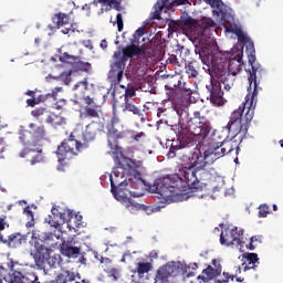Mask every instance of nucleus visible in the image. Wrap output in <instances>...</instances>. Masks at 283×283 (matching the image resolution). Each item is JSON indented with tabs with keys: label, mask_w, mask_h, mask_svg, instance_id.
Here are the masks:
<instances>
[{
	"label": "nucleus",
	"mask_w": 283,
	"mask_h": 283,
	"mask_svg": "<svg viewBox=\"0 0 283 283\" xmlns=\"http://www.w3.org/2000/svg\"><path fill=\"white\" fill-rule=\"evenodd\" d=\"M195 52L201 60V63L207 66L210 75V84L206 86L209 92L210 104L214 106H223L227 102L223 98V88L230 91L234 86L235 75L243 66V51L238 50L235 54L230 56L224 55L219 50H210L207 46L197 48Z\"/></svg>",
	"instance_id": "nucleus-1"
},
{
	"label": "nucleus",
	"mask_w": 283,
	"mask_h": 283,
	"mask_svg": "<svg viewBox=\"0 0 283 283\" xmlns=\"http://www.w3.org/2000/svg\"><path fill=\"white\" fill-rule=\"evenodd\" d=\"M247 51L250 52L248 63L251 66V71L248 77V82L250 83L248 92L251 95L248 94L245 97L247 101L230 114L228 124L224 126L228 134L232 135L233 139L238 138L239 140H243L252 123L256 106V95H259V91L261 90V87H259V80L262 78L261 66H255V48H247Z\"/></svg>",
	"instance_id": "nucleus-2"
},
{
	"label": "nucleus",
	"mask_w": 283,
	"mask_h": 283,
	"mask_svg": "<svg viewBox=\"0 0 283 283\" xmlns=\"http://www.w3.org/2000/svg\"><path fill=\"white\" fill-rule=\"evenodd\" d=\"M197 168H182L179 174L166 175L154 181V191L166 201H185L188 191H202V184L197 178Z\"/></svg>",
	"instance_id": "nucleus-3"
},
{
	"label": "nucleus",
	"mask_w": 283,
	"mask_h": 283,
	"mask_svg": "<svg viewBox=\"0 0 283 283\" xmlns=\"http://www.w3.org/2000/svg\"><path fill=\"white\" fill-rule=\"evenodd\" d=\"M177 114L180 120L188 123V125L179 123L174 126L179 142L171 143L170 151H168L170 158L176 157V151L180 149L193 147V137L206 138L211 133V122L201 112L195 111L192 117H189L188 108H184L177 109Z\"/></svg>",
	"instance_id": "nucleus-4"
},
{
	"label": "nucleus",
	"mask_w": 283,
	"mask_h": 283,
	"mask_svg": "<svg viewBox=\"0 0 283 283\" xmlns=\"http://www.w3.org/2000/svg\"><path fill=\"white\" fill-rule=\"evenodd\" d=\"M124 174L127 176V179L119 181L120 171L115 168L109 177V181L125 184V188L130 187L134 190H142L145 187V180L142 177V171L144 170V163L138 161L136 159H125V165L123 166Z\"/></svg>",
	"instance_id": "nucleus-5"
},
{
	"label": "nucleus",
	"mask_w": 283,
	"mask_h": 283,
	"mask_svg": "<svg viewBox=\"0 0 283 283\" xmlns=\"http://www.w3.org/2000/svg\"><path fill=\"white\" fill-rule=\"evenodd\" d=\"M142 49L135 44L125 46L122 51H115L113 57L115 62L111 63L109 72H107V81L111 86H118L124 78L125 63L128 59H134L142 54Z\"/></svg>",
	"instance_id": "nucleus-6"
},
{
	"label": "nucleus",
	"mask_w": 283,
	"mask_h": 283,
	"mask_svg": "<svg viewBox=\"0 0 283 283\" xmlns=\"http://www.w3.org/2000/svg\"><path fill=\"white\" fill-rule=\"evenodd\" d=\"M87 148L86 144L80 143L76 137L71 134L69 138L63 139L62 144L57 146V170L63 171L64 167H67L69 161L72 160L73 157H76L82 150Z\"/></svg>",
	"instance_id": "nucleus-7"
},
{
	"label": "nucleus",
	"mask_w": 283,
	"mask_h": 283,
	"mask_svg": "<svg viewBox=\"0 0 283 283\" xmlns=\"http://www.w3.org/2000/svg\"><path fill=\"white\" fill-rule=\"evenodd\" d=\"M179 23L180 27H182L184 30H188L195 39L200 41L211 39V33L209 31L214 27V21L211 18L195 20L192 17H182L180 18Z\"/></svg>",
	"instance_id": "nucleus-8"
},
{
	"label": "nucleus",
	"mask_w": 283,
	"mask_h": 283,
	"mask_svg": "<svg viewBox=\"0 0 283 283\" xmlns=\"http://www.w3.org/2000/svg\"><path fill=\"white\" fill-rule=\"evenodd\" d=\"M124 190H125V182H120V184L112 182L111 193L113 195V198H115L116 201L122 203V206H124V208L127 209L128 212H130L133 214H136L139 211H143L147 214H150L154 212V210L150 206L142 205V203L135 201V199H133V198L125 197Z\"/></svg>",
	"instance_id": "nucleus-9"
},
{
	"label": "nucleus",
	"mask_w": 283,
	"mask_h": 283,
	"mask_svg": "<svg viewBox=\"0 0 283 283\" xmlns=\"http://www.w3.org/2000/svg\"><path fill=\"white\" fill-rule=\"evenodd\" d=\"M220 159L219 156H214L206 150L202 151L197 150L192 153L191 157H189L188 165L184 166L182 168H191L197 170H203L207 165L214 164L216 160Z\"/></svg>",
	"instance_id": "nucleus-10"
},
{
	"label": "nucleus",
	"mask_w": 283,
	"mask_h": 283,
	"mask_svg": "<svg viewBox=\"0 0 283 283\" xmlns=\"http://www.w3.org/2000/svg\"><path fill=\"white\" fill-rule=\"evenodd\" d=\"M234 150L239 151V146L238 143H235V140H223L216 143L214 139H212V142H210L209 144V148H207L203 151L221 158L223 156L231 154Z\"/></svg>",
	"instance_id": "nucleus-11"
},
{
	"label": "nucleus",
	"mask_w": 283,
	"mask_h": 283,
	"mask_svg": "<svg viewBox=\"0 0 283 283\" xmlns=\"http://www.w3.org/2000/svg\"><path fill=\"white\" fill-rule=\"evenodd\" d=\"M243 235V230L239 228L232 229H224L221 234L219 235V243L223 244L224 247H230L234 244L241 243V237Z\"/></svg>",
	"instance_id": "nucleus-12"
},
{
	"label": "nucleus",
	"mask_w": 283,
	"mask_h": 283,
	"mask_svg": "<svg viewBox=\"0 0 283 283\" xmlns=\"http://www.w3.org/2000/svg\"><path fill=\"white\" fill-rule=\"evenodd\" d=\"M52 252H53V250L45 247L44 244L35 243L34 253H31V256H33V260H34V263L36 264V266L43 268L44 263L50 264L49 261L51 260Z\"/></svg>",
	"instance_id": "nucleus-13"
},
{
	"label": "nucleus",
	"mask_w": 283,
	"mask_h": 283,
	"mask_svg": "<svg viewBox=\"0 0 283 283\" xmlns=\"http://www.w3.org/2000/svg\"><path fill=\"white\" fill-rule=\"evenodd\" d=\"M177 268L170 264H165L157 269L155 283H170V277H175Z\"/></svg>",
	"instance_id": "nucleus-14"
},
{
	"label": "nucleus",
	"mask_w": 283,
	"mask_h": 283,
	"mask_svg": "<svg viewBox=\"0 0 283 283\" xmlns=\"http://www.w3.org/2000/svg\"><path fill=\"white\" fill-rule=\"evenodd\" d=\"M28 241V235L20 232L11 233L7 239H2L0 243L7 245L10 249H20Z\"/></svg>",
	"instance_id": "nucleus-15"
},
{
	"label": "nucleus",
	"mask_w": 283,
	"mask_h": 283,
	"mask_svg": "<svg viewBox=\"0 0 283 283\" xmlns=\"http://www.w3.org/2000/svg\"><path fill=\"white\" fill-rule=\"evenodd\" d=\"M120 124V119L116 116L115 113V104H113V117H111L109 123L106 124L107 136H111L116 139H124V132H119L116 129V125Z\"/></svg>",
	"instance_id": "nucleus-16"
},
{
	"label": "nucleus",
	"mask_w": 283,
	"mask_h": 283,
	"mask_svg": "<svg viewBox=\"0 0 283 283\" xmlns=\"http://www.w3.org/2000/svg\"><path fill=\"white\" fill-rule=\"evenodd\" d=\"M60 252L65 258L74 259L81 254V248L74 247V241L69 239L60 245Z\"/></svg>",
	"instance_id": "nucleus-17"
},
{
	"label": "nucleus",
	"mask_w": 283,
	"mask_h": 283,
	"mask_svg": "<svg viewBox=\"0 0 283 283\" xmlns=\"http://www.w3.org/2000/svg\"><path fill=\"white\" fill-rule=\"evenodd\" d=\"M168 1L170 0H157V3L154 4V12H151V19L159 20L161 19L163 10L168 7ZM188 0H175V4L177 6H186L188 4Z\"/></svg>",
	"instance_id": "nucleus-18"
},
{
	"label": "nucleus",
	"mask_w": 283,
	"mask_h": 283,
	"mask_svg": "<svg viewBox=\"0 0 283 283\" xmlns=\"http://www.w3.org/2000/svg\"><path fill=\"white\" fill-rule=\"evenodd\" d=\"M180 78L179 77H171L170 81L165 85V90L168 91L166 95L168 96L169 101H176L177 96L180 94Z\"/></svg>",
	"instance_id": "nucleus-19"
},
{
	"label": "nucleus",
	"mask_w": 283,
	"mask_h": 283,
	"mask_svg": "<svg viewBox=\"0 0 283 283\" xmlns=\"http://www.w3.org/2000/svg\"><path fill=\"white\" fill-rule=\"evenodd\" d=\"M77 45L74 44L71 46V53L69 52H64L62 49H57V53H60V55L57 56V60L61 63H65V64H74L76 63V61L80 59L78 56L74 55L76 53Z\"/></svg>",
	"instance_id": "nucleus-20"
},
{
	"label": "nucleus",
	"mask_w": 283,
	"mask_h": 283,
	"mask_svg": "<svg viewBox=\"0 0 283 283\" xmlns=\"http://www.w3.org/2000/svg\"><path fill=\"white\" fill-rule=\"evenodd\" d=\"M242 270L244 272L256 269V265L259 264V258L255 253H244L242 254Z\"/></svg>",
	"instance_id": "nucleus-21"
},
{
	"label": "nucleus",
	"mask_w": 283,
	"mask_h": 283,
	"mask_svg": "<svg viewBox=\"0 0 283 283\" xmlns=\"http://www.w3.org/2000/svg\"><path fill=\"white\" fill-rule=\"evenodd\" d=\"M212 266L209 265L207 266L206 270H203L202 272L203 280L209 281L221 274V264L219 261L212 260Z\"/></svg>",
	"instance_id": "nucleus-22"
},
{
	"label": "nucleus",
	"mask_w": 283,
	"mask_h": 283,
	"mask_svg": "<svg viewBox=\"0 0 283 283\" xmlns=\"http://www.w3.org/2000/svg\"><path fill=\"white\" fill-rule=\"evenodd\" d=\"M122 112H129L134 116L138 117L139 119L144 120V112L133 104L130 101H124V104L120 105Z\"/></svg>",
	"instance_id": "nucleus-23"
},
{
	"label": "nucleus",
	"mask_w": 283,
	"mask_h": 283,
	"mask_svg": "<svg viewBox=\"0 0 283 283\" xmlns=\"http://www.w3.org/2000/svg\"><path fill=\"white\" fill-rule=\"evenodd\" d=\"M53 233L51 232H36L33 231L31 239L33 240L34 247L36 243L39 244H43V243H48L49 241H53Z\"/></svg>",
	"instance_id": "nucleus-24"
},
{
	"label": "nucleus",
	"mask_w": 283,
	"mask_h": 283,
	"mask_svg": "<svg viewBox=\"0 0 283 283\" xmlns=\"http://www.w3.org/2000/svg\"><path fill=\"white\" fill-rule=\"evenodd\" d=\"M88 90V78L84 77L83 81L76 82L72 88L75 92V96L83 97L85 96L86 91Z\"/></svg>",
	"instance_id": "nucleus-25"
},
{
	"label": "nucleus",
	"mask_w": 283,
	"mask_h": 283,
	"mask_svg": "<svg viewBox=\"0 0 283 283\" xmlns=\"http://www.w3.org/2000/svg\"><path fill=\"white\" fill-rule=\"evenodd\" d=\"M71 17L65 13H56L52 17V22L56 24L57 28H62L69 24Z\"/></svg>",
	"instance_id": "nucleus-26"
},
{
	"label": "nucleus",
	"mask_w": 283,
	"mask_h": 283,
	"mask_svg": "<svg viewBox=\"0 0 283 283\" xmlns=\"http://www.w3.org/2000/svg\"><path fill=\"white\" fill-rule=\"evenodd\" d=\"M45 123H48L49 125H52L54 127L63 126V125H65V118L62 117L61 115L49 114L48 118L45 119Z\"/></svg>",
	"instance_id": "nucleus-27"
},
{
	"label": "nucleus",
	"mask_w": 283,
	"mask_h": 283,
	"mask_svg": "<svg viewBox=\"0 0 283 283\" xmlns=\"http://www.w3.org/2000/svg\"><path fill=\"white\" fill-rule=\"evenodd\" d=\"M150 271H153L151 263L139 262L136 264V273H138L139 277H143L145 274H148V272Z\"/></svg>",
	"instance_id": "nucleus-28"
},
{
	"label": "nucleus",
	"mask_w": 283,
	"mask_h": 283,
	"mask_svg": "<svg viewBox=\"0 0 283 283\" xmlns=\"http://www.w3.org/2000/svg\"><path fill=\"white\" fill-rule=\"evenodd\" d=\"M83 116L90 119L98 118V106H84Z\"/></svg>",
	"instance_id": "nucleus-29"
},
{
	"label": "nucleus",
	"mask_w": 283,
	"mask_h": 283,
	"mask_svg": "<svg viewBox=\"0 0 283 283\" xmlns=\"http://www.w3.org/2000/svg\"><path fill=\"white\" fill-rule=\"evenodd\" d=\"M101 4H107L111 9L116 10V12H122V0H97Z\"/></svg>",
	"instance_id": "nucleus-30"
},
{
	"label": "nucleus",
	"mask_w": 283,
	"mask_h": 283,
	"mask_svg": "<svg viewBox=\"0 0 283 283\" xmlns=\"http://www.w3.org/2000/svg\"><path fill=\"white\" fill-rule=\"evenodd\" d=\"M29 128L32 129L34 137L39 139H44V136H45L44 126H36V124L31 123L29 124Z\"/></svg>",
	"instance_id": "nucleus-31"
},
{
	"label": "nucleus",
	"mask_w": 283,
	"mask_h": 283,
	"mask_svg": "<svg viewBox=\"0 0 283 283\" xmlns=\"http://www.w3.org/2000/svg\"><path fill=\"white\" fill-rule=\"evenodd\" d=\"M150 50L154 55H161L163 53V42L158 39H154L150 41Z\"/></svg>",
	"instance_id": "nucleus-32"
},
{
	"label": "nucleus",
	"mask_w": 283,
	"mask_h": 283,
	"mask_svg": "<svg viewBox=\"0 0 283 283\" xmlns=\"http://www.w3.org/2000/svg\"><path fill=\"white\" fill-rule=\"evenodd\" d=\"M74 280H75L74 273H71L69 271H65L62 274H57L55 279V281H59L62 283L73 282Z\"/></svg>",
	"instance_id": "nucleus-33"
},
{
	"label": "nucleus",
	"mask_w": 283,
	"mask_h": 283,
	"mask_svg": "<svg viewBox=\"0 0 283 283\" xmlns=\"http://www.w3.org/2000/svg\"><path fill=\"white\" fill-rule=\"evenodd\" d=\"M52 113H49L46 108L44 107H40V108H34L33 111H31V116H33L34 118L42 120L43 116H49Z\"/></svg>",
	"instance_id": "nucleus-34"
},
{
	"label": "nucleus",
	"mask_w": 283,
	"mask_h": 283,
	"mask_svg": "<svg viewBox=\"0 0 283 283\" xmlns=\"http://www.w3.org/2000/svg\"><path fill=\"white\" fill-rule=\"evenodd\" d=\"M72 70L65 71L63 73H61L60 75H57V77H55L57 81L62 82L65 85L71 84L72 82Z\"/></svg>",
	"instance_id": "nucleus-35"
},
{
	"label": "nucleus",
	"mask_w": 283,
	"mask_h": 283,
	"mask_svg": "<svg viewBox=\"0 0 283 283\" xmlns=\"http://www.w3.org/2000/svg\"><path fill=\"white\" fill-rule=\"evenodd\" d=\"M62 33H63V35L73 36L76 33H80V30H77L76 23H72L70 28H63Z\"/></svg>",
	"instance_id": "nucleus-36"
},
{
	"label": "nucleus",
	"mask_w": 283,
	"mask_h": 283,
	"mask_svg": "<svg viewBox=\"0 0 283 283\" xmlns=\"http://www.w3.org/2000/svg\"><path fill=\"white\" fill-rule=\"evenodd\" d=\"M8 269L10 270L11 274H22V272L24 271L21 266V264L11 261L10 263H8Z\"/></svg>",
	"instance_id": "nucleus-37"
},
{
	"label": "nucleus",
	"mask_w": 283,
	"mask_h": 283,
	"mask_svg": "<svg viewBox=\"0 0 283 283\" xmlns=\"http://www.w3.org/2000/svg\"><path fill=\"white\" fill-rule=\"evenodd\" d=\"M28 277L24 274H10V283H28Z\"/></svg>",
	"instance_id": "nucleus-38"
},
{
	"label": "nucleus",
	"mask_w": 283,
	"mask_h": 283,
	"mask_svg": "<svg viewBox=\"0 0 283 283\" xmlns=\"http://www.w3.org/2000/svg\"><path fill=\"white\" fill-rule=\"evenodd\" d=\"M75 69H77L80 72H85L88 73L90 70L92 69V64L90 62H75Z\"/></svg>",
	"instance_id": "nucleus-39"
},
{
	"label": "nucleus",
	"mask_w": 283,
	"mask_h": 283,
	"mask_svg": "<svg viewBox=\"0 0 283 283\" xmlns=\"http://www.w3.org/2000/svg\"><path fill=\"white\" fill-rule=\"evenodd\" d=\"M262 243V235L251 237L250 244H248V250H255L256 245Z\"/></svg>",
	"instance_id": "nucleus-40"
},
{
	"label": "nucleus",
	"mask_w": 283,
	"mask_h": 283,
	"mask_svg": "<svg viewBox=\"0 0 283 283\" xmlns=\"http://www.w3.org/2000/svg\"><path fill=\"white\" fill-rule=\"evenodd\" d=\"M24 213L28 216V218L31 219L30 221H28V223H25V228L30 229L35 227V219H34L33 212L30 210L29 207L24 208Z\"/></svg>",
	"instance_id": "nucleus-41"
},
{
	"label": "nucleus",
	"mask_w": 283,
	"mask_h": 283,
	"mask_svg": "<svg viewBox=\"0 0 283 283\" xmlns=\"http://www.w3.org/2000/svg\"><path fill=\"white\" fill-rule=\"evenodd\" d=\"M186 74H188L189 78H197L198 77V71L195 69L193 63H189L186 66Z\"/></svg>",
	"instance_id": "nucleus-42"
},
{
	"label": "nucleus",
	"mask_w": 283,
	"mask_h": 283,
	"mask_svg": "<svg viewBox=\"0 0 283 283\" xmlns=\"http://www.w3.org/2000/svg\"><path fill=\"white\" fill-rule=\"evenodd\" d=\"M234 275H230L228 273H223V277H219L214 281V283H234Z\"/></svg>",
	"instance_id": "nucleus-43"
},
{
	"label": "nucleus",
	"mask_w": 283,
	"mask_h": 283,
	"mask_svg": "<svg viewBox=\"0 0 283 283\" xmlns=\"http://www.w3.org/2000/svg\"><path fill=\"white\" fill-rule=\"evenodd\" d=\"M57 96H59V93L52 92V93H48V95H40L38 98H34V99L39 101L40 103H44L49 98H54V101H56Z\"/></svg>",
	"instance_id": "nucleus-44"
},
{
	"label": "nucleus",
	"mask_w": 283,
	"mask_h": 283,
	"mask_svg": "<svg viewBox=\"0 0 283 283\" xmlns=\"http://www.w3.org/2000/svg\"><path fill=\"white\" fill-rule=\"evenodd\" d=\"M74 217V213L71 212V210H67L66 213H60V219H62L63 223L71 224L72 219Z\"/></svg>",
	"instance_id": "nucleus-45"
},
{
	"label": "nucleus",
	"mask_w": 283,
	"mask_h": 283,
	"mask_svg": "<svg viewBox=\"0 0 283 283\" xmlns=\"http://www.w3.org/2000/svg\"><path fill=\"white\" fill-rule=\"evenodd\" d=\"M135 95H136L135 87L130 86L128 88H125L124 102H129V98L135 97Z\"/></svg>",
	"instance_id": "nucleus-46"
},
{
	"label": "nucleus",
	"mask_w": 283,
	"mask_h": 283,
	"mask_svg": "<svg viewBox=\"0 0 283 283\" xmlns=\"http://www.w3.org/2000/svg\"><path fill=\"white\" fill-rule=\"evenodd\" d=\"M268 214H270V206L261 205V207H259V218H266Z\"/></svg>",
	"instance_id": "nucleus-47"
},
{
	"label": "nucleus",
	"mask_w": 283,
	"mask_h": 283,
	"mask_svg": "<svg viewBox=\"0 0 283 283\" xmlns=\"http://www.w3.org/2000/svg\"><path fill=\"white\" fill-rule=\"evenodd\" d=\"M106 274H107V277L111 279V281L115 282L118 280V277H116V275H118V271L116 270V268L107 269Z\"/></svg>",
	"instance_id": "nucleus-48"
},
{
	"label": "nucleus",
	"mask_w": 283,
	"mask_h": 283,
	"mask_svg": "<svg viewBox=\"0 0 283 283\" xmlns=\"http://www.w3.org/2000/svg\"><path fill=\"white\" fill-rule=\"evenodd\" d=\"M130 137L134 139V142L139 143L142 142L143 138L146 137V135L144 132H139V133L130 132Z\"/></svg>",
	"instance_id": "nucleus-49"
},
{
	"label": "nucleus",
	"mask_w": 283,
	"mask_h": 283,
	"mask_svg": "<svg viewBox=\"0 0 283 283\" xmlns=\"http://www.w3.org/2000/svg\"><path fill=\"white\" fill-rule=\"evenodd\" d=\"M166 117H167V108L165 107L157 108V118H159L163 122L165 120Z\"/></svg>",
	"instance_id": "nucleus-50"
},
{
	"label": "nucleus",
	"mask_w": 283,
	"mask_h": 283,
	"mask_svg": "<svg viewBox=\"0 0 283 283\" xmlns=\"http://www.w3.org/2000/svg\"><path fill=\"white\" fill-rule=\"evenodd\" d=\"M116 27L118 28V32L124 30V20L122 19V13L116 14Z\"/></svg>",
	"instance_id": "nucleus-51"
},
{
	"label": "nucleus",
	"mask_w": 283,
	"mask_h": 283,
	"mask_svg": "<svg viewBox=\"0 0 283 283\" xmlns=\"http://www.w3.org/2000/svg\"><path fill=\"white\" fill-rule=\"evenodd\" d=\"M10 226L8 224L7 221V216H1L0 217V232H2L3 230L8 229Z\"/></svg>",
	"instance_id": "nucleus-52"
},
{
	"label": "nucleus",
	"mask_w": 283,
	"mask_h": 283,
	"mask_svg": "<svg viewBox=\"0 0 283 283\" xmlns=\"http://www.w3.org/2000/svg\"><path fill=\"white\" fill-rule=\"evenodd\" d=\"M44 161V157L39 154V155H34V157L31 159V166H35L38 164H41Z\"/></svg>",
	"instance_id": "nucleus-53"
},
{
	"label": "nucleus",
	"mask_w": 283,
	"mask_h": 283,
	"mask_svg": "<svg viewBox=\"0 0 283 283\" xmlns=\"http://www.w3.org/2000/svg\"><path fill=\"white\" fill-rule=\"evenodd\" d=\"M84 105H86V107H98L97 104H95L94 98L90 96L84 97Z\"/></svg>",
	"instance_id": "nucleus-54"
},
{
	"label": "nucleus",
	"mask_w": 283,
	"mask_h": 283,
	"mask_svg": "<svg viewBox=\"0 0 283 283\" xmlns=\"http://www.w3.org/2000/svg\"><path fill=\"white\" fill-rule=\"evenodd\" d=\"M20 143H22V145H24L25 148L30 147L31 143L30 139H28V136L25 134H20Z\"/></svg>",
	"instance_id": "nucleus-55"
},
{
	"label": "nucleus",
	"mask_w": 283,
	"mask_h": 283,
	"mask_svg": "<svg viewBox=\"0 0 283 283\" xmlns=\"http://www.w3.org/2000/svg\"><path fill=\"white\" fill-rule=\"evenodd\" d=\"M73 219H75V228L81 229L84 227L83 221H82L83 220L82 216L75 214V216H73Z\"/></svg>",
	"instance_id": "nucleus-56"
},
{
	"label": "nucleus",
	"mask_w": 283,
	"mask_h": 283,
	"mask_svg": "<svg viewBox=\"0 0 283 283\" xmlns=\"http://www.w3.org/2000/svg\"><path fill=\"white\" fill-rule=\"evenodd\" d=\"M107 146L109 147L111 150L115 151V153H118L120 150V147H118L116 145V140H107Z\"/></svg>",
	"instance_id": "nucleus-57"
},
{
	"label": "nucleus",
	"mask_w": 283,
	"mask_h": 283,
	"mask_svg": "<svg viewBox=\"0 0 283 283\" xmlns=\"http://www.w3.org/2000/svg\"><path fill=\"white\" fill-rule=\"evenodd\" d=\"M168 63L174 66H179V59H177L176 55H170V57H168Z\"/></svg>",
	"instance_id": "nucleus-58"
},
{
	"label": "nucleus",
	"mask_w": 283,
	"mask_h": 283,
	"mask_svg": "<svg viewBox=\"0 0 283 283\" xmlns=\"http://www.w3.org/2000/svg\"><path fill=\"white\" fill-rule=\"evenodd\" d=\"M206 3L210 6H216V8H220V6L223 4L221 0H206Z\"/></svg>",
	"instance_id": "nucleus-59"
},
{
	"label": "nucleus",
	"mask_w": 283,
	"mask_h": 283,
	"mask_svg": "<svg viewBox=\"0 0 283 283\" xmlns=\"http://www.w3.org/2000/svg\"><path fill=\"white\" fill-rule=\"evenodd\" d=\"M39 101L35 99V98H28L25 101V104L29 106V107H35V105H39Z\"/></svg>",
	"instance_id": "nucleus-60"
},
{
	"label": "nucleus",
	"mask_w": 283,
	"mask_h": 283,
	"mask_svg": "<svg viewBox=\"0 0 283 283\" xmlns=\"http://www.w3.org/2000/svg\"><path fill=\"white\" fill-rule=\"evenodd\" d=\"M134 35L135 36H144V28H139L138 30H136L135 32H134Z\"/></svg>",
	"instance_id": "nucleus-61"
},
{
	"label": "nucleus",
	"mask_w": 283,
	"mask_h": 283,
	"mask_svg": "<svg viewBox=\"0 0 283 283\" xmlns=\"http://www.w3.org/2000/svg\"><path fill=\"white\" fill-rule=\"evenodd\" d=\"M149 258H150L151 260H158V252L151 251L150 254H149Z\"/></svg>",
	"instance_id": "nucleus-62"
},
{
	"label": "nucleus",
	"mask_w": 283,
	"mask_h": 283,
	"mask_svg": "<svg viewBox=\"0 0 283 283\" xmlns=\"http://www.w3.org/2000/svg\"><path fill=\"white\" fill-rule=\"evenodd\" d=\"M30 149L24 148V150L20 151V157L24 158L28 154H30Z\"/></svg>",
	"instance_id": "nucleus-63"
},
{
	"label": "nucleus",
	"mask_w": 283,
	"mask_h": 283,
	"mask_svg": "<svg viewBox=\"0 0 283 283\" xmlns=\"http://www.w3.org/2000/svg\"><path fill=\"white\" fill-rule=\"evenodd\" d=\"M101 48H102V50H106V48H107V41L106 40L101 41Z\"/></svg>",
	"instance_id": "nucleus-64"
}]
</instances>
